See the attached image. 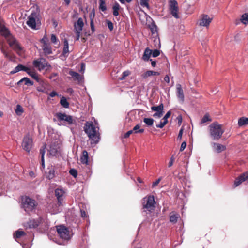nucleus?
Segmentation results:
<instances>
[{"label":"nucleus","instance_id":"56","mask_svg":"<svg viewBox=\"0 0 248 248\" xmlns=\"http://www.w3.org/2000/svg\"><path fill=\"white\" fill-rule=\"evenodd\" d=\"M183 133V129L182 128H181L179 131V134H178V135L177 137L178 140H181L182 139Z\"/></svg>","mask_w":248,"mask_h":248},{"label":"nucleus","instance_id":"53","mask_svg":"<svg viewBox=\"0 0 248 248\" xmlns=\"http://www.w3.org/2000/svg\"><path fill=\"white\" fill-rule=\"evenodd\" d=\"M186 141H184L182 143L180 149V151L181 152L183 151L186 147Z\"/></svg>","mask_w":248,"mask_h":248},{"label":"nucleus","instance_id":"5","mask_svg":"<svg viewBox=\"0 0 248 248\" xmlns=\"http://www.w3.org/2000/svg\"><path fill=\"white\" fill-rule=\"evenodd\" d=\"M37 205V203L35 200L27 196L22 197V207L26 213L29 214L35 211Z\"/></svg>","mask_w":248,"mask_h":248},{"label":"nucleus","instance_id":"39","mask_svg":"<svg viewBox=\"0 0 248 248\" xmlns=\"http://www.w3.org/2000/svg\"><path fill=\"white\" fill-rule=\"evenodd\" d=\"M99 9L102 11H105L107 10L105 0H99Z\"/></svg>","mask_w":248,"mask_h":248},{"label":"nucleus","instance_id":"50","mask_svg":"<svg viewBox=\"0 0 248 248\" xmlns=\"http://www.w3.org/2000/svg\"><path fill=\"white\" fill-rule=\"evenodd\" d=\"M130 74V72L129 71H124L123 73V76L122 77L120 78V79L121 80H123L127 76H128Z\"/></svg>","mask_w":248,"mask_h":248},{"label":"nucleus","instance_id":"36","mask_svg":"<svg viewBox=\"0 0 248 248\" xmlns=\"http://www.w3.org/2000/svg\"><path fill=\"white\" fill-rule=\"evenodd\" d=\"M45 148H46V147H45L43 149H41L40 150V153L41 155V167L43 169L45 168V160H44V155H45Z\"/></svg>","mask_w":248,"mask_h":248},{"label":"nucleus","instance_id":"30","mask_svg":"<svg viewBox=\"0 0 248 248\" xmlns=\"http://www.w3.org/2000/svg\"><path fill=\"white\" fill-rule=\"evenodd\" d=\"M23 82H24V84L26 85L31 86L33 85V82L31 81L27 77H24L22 78L17 83V84L18 85H20Z\"/></svg>","mask_w":248,"mask_h":248},{"label":"nucleus","instance_id":"10","mask_svg":"<svg viewBox=\"0 0 248 248\" xmlns=\"http://www.w3.org/2000/svg\"><path fill=\"white\" fill-rule=\"evenodd\" d=\"M169 8L170 14L176 18L179 17L178 12V4L176 0H169Z\"/></svg>","mask_w":248,"mask_h":248},{"label":"nucleus","instance_id":"20","mask_svg":"<svg viewBox=\"0 0 248 248\" xmlns=\"http://www.w3.org/2000/svg\"><path fill=\"white\" fill-rule=\"evenodd\" d=\"M69 74L72 77V78H73L74 80L77 81L79 83L82 81V76L78 73L70 70L69 72Z\"/></svg>","mask_w":248,"mask_h":248},{"label":"nucleus","instance_id":"8","mask_svg":"<svg viewBox=\"0 0 248 248\" xmlns=\"http://www.w3.org/2000/svg\"><path fill=\"white\" fill-rule=\"evenodd\" d=\"M39 20V14L36 12L31 13L28 17L26 23L28 26L32 29H37L36 25Z\"/></svg>","mask_w":248,"mask_h":248},{"label":"nucleus","instance_id":"60","mask_svg":"<svg viewBox=\"0 0 248 248\" xmlns=\"http://www.w3.org/2000/svg\"><path fill=\"white\" fill-rule=\"evenodd\" d=\"M164 81L167 83H169L170 82V78L168 76V75H166L164 78Z\"/></svg>","mask_w":248,"mask_h":248},{"label":"nucleus","instance_id":"2","mask_svg":"<svg viewBox=\"0 0 248 248\" xmlns=\"http://www.w3.org/2000/svg\"><path fill=\"white\" fill-rule=\"evenodd\" d=\"M0 33L5 37L9 46L17 52L21 50V47L16 39L10 34L8 30L1 23H0Z\"/></svg>","mask_w":248,"mask_h":248},{"label":"nucleus","instance_id":"12","mask_svg":"<svg viewBox=\"0 0 248 248\" xmlns=\"http://www.w3.org/2000/svg\"><path fill=\"white\" fill-rule=\"evenodd\" d=\"M164 106L162 103H161L157 106H153L151 107V110L153 111H156L153 114V117L155 118H160L162 116L163 114Z\"/></svg>","mask_w":248,"mask_h":248},{"label":"nucleus","instance_id":"15","mask_svg":"<svg viewBox=\"0 0 248 248\" xmlns=\"http://www.w3.org/2000/svg\"><path fill=\"white\" fill-rule=\"evenodd\" d=\"M248 179V171L246 172L240 176H239L238 178L236 179L234 181V185L235 186H237L240 185L242 182L245 181L246 180Z\"/></svg>","mask_w":248,"mask_h":248},{"label":"nucleus","instance_id":"44","mask_svg":"<svg viewBox=\"0 0 248 248\" xmlns=\"http://www.w3.org/2000/svg\"><path fill=\"white\" fill-rule=\"evenodd\" d=\"M69 173L74 178H76L78 176V172L76 169H71L69 170Z\"/></svg>","mask_w":248,"mask_h":248},{"label":"nucleus","instance_id":"43","mask_svg":"<svg viewBox=\"0 0 248 248\" xmlns=\"http://www.w3.org/2000/svg\"><path fill=\"white\" fill-rule=\"evenodd\" d=\"M15 111L17 115H20L23 112V110L20 105H17Z\"/></svg>","mask_w":248,"mask_h":248},{"label":"nucleus","instance_id":"37","mask_svg":"<svg viewBox=\"0 0 248 248\" xmlns=\"http://www.w3.org/2000/svg\"><path fill=\"white\" fill-rule=\"evenodd\" d=\"M212 119L210 117L209 114L206 113L203 117L201 119L200 124H203L208 122H211Z\"/></svg>","mask_w":248,"mask_h":248},{"label":"nucleus","instance_id":"1","mask_svg":"<svg viewBox=\"0 0 248 248\" xmlns=\"http://www.w3.org/2000/svg\"><path fill=\"white\" fill-rule=\"evenodd\" d=\"M83 128L90 140L91 144L94 145L97 144L100 139L99 128L97 124L96 123L94 124L92 121H87L85 123Z\"/></svg>","mask_w":248,"mask_h":248},{"label":"nucleus","instance_id":"45","mask_svg":"<svg viewBox=\"0 0 248 248\" xmlns=\"http://www.w3.org/2000/svg\"><path fill=\"white\" fill-rule=\"evenodd\" d=\"M140 4L142 7H146L148 9L149 8V4L147 0H140Z\"/></svg>","mask_w":248,"mask_h":248},{"label":"nucleus","instance_id":"19","mask_svg":"<svg viewBox=\"0 0 248 248\" xmlns=\"http://www.w3.org/2000/svg\"><path fill=\"white\" fill-rule=\"evenodd\" d=\"M176 94L179 100L183 102L184 100V94L181 85L180 84H177L176 85Z\"/></svg>","mask_w":248,"mask_h":248},{"label":"nucleus","instance_id":"16","mask_svg":"<svg viewBox=\"0 0 248 248\" xmlns=\"http://www.w3.org/2000/svg\"><path fill=\"white\" fill-rule=\"evenodd\" d=\"M211 144L214 151L217 153H221L226 150V146L221 144L212 142Z\"/></svg>","mask_w":248,"mask_h":248},{"label":"nucleus","instance_id":"35","mask_svg":"<svg viewBox=\"0 0 248 248\" xmlns=\"http://www.w3.org/2000/svg\"><path fill=\"white\" fill-rule=\"evenodd\" d=\"M140 124H137L135 125L133 129L132 130L133 133L137 134V133H143L144 130L143 129H140Z\"/></svg>","mask_w":248,"mask_h":248},{"label":"nucleus","instance_id":"17","mask_svg":"<svg viewBox=\"0 0 248 248\" xmlns=\"http://www.w3.org/2000/svg\"><path fill=\"white\" fill-rule=\"evenodd\" d=\"M64 193V191L62 188H57L55 190V195L60 204H61L63 200Z\"/></svg>","mask_w":248,"mask_h":248},{"label":"nucleus","instance_id":"48","mask_svg":"<svg viewBox=\"0 0 248 248\" xmlns=\"http://www.w3.org/2000/svg\"><path fill=\"white\" fill-rule=\"evenodd\" d=\"M171 115V112L170 111H168L165 115L164 116V117L162 118V121H166V123H168V118L170 117V116Z\"/></svg>","mask_w":248,"mask_h":248},{"label":"nucleus","instance_id":"59","mask_svg":"<svg viewBox=\"0 0 248 248\" xmlns=\"http://www.w3.org/2000/svg\"><path fill=\"white\" fill-rule=\"evenodd\" d=\"M49 95L50 97H55V96L58 95V94L56 92L53 91L50 93Z\"/></svg>","mask_w":248,"mask_h":248},{"label":"nucleus","instance_id":"24","mask_svg":"<svg viewBox=\"0 0 248 248\" xmlns=\"http://www.w3.org/2000/svg\"><path fill=\"white\" fill-rule=\"evenodd\" d=\"M179 218L180 215L176 212L172 211L170 214V221L172 223H176Z\"/></svg>","mask_w":248,"mask_h":248},{"label":"nucleus","instance_id":"33","mask_svg":"<svg viewBox=\"0 0 248 248\" xmlns=\"http://www.w3.org/2000/svg\"><path fill=\"white\" fill-rule=\"evenodd\" d=\"M152 54V51L149 48H147L145 49L142 59L144 61H148Z\"/></svg>","mask_w":248,"mask_h":248},{"label":"nucleus","instance_id":"47","mask_svg":"<svg viewBox=\"0 0 248 248\" xmlns=\"http://www.w3.org/2000/svg\"><path fill=\"white\" fill-rule=\"evenodd\" d=\"M40 42L43 44V45H46V44H49L48 43V40L46 35L44 36V37L41 39Z\"/></svg>","mask_w":248,"mask_h":248},{"label":"nucleus","instance_id":"52","mask_svg":"<svg viewBox=\"0 0 248 248\" xmlns=\"http://www.w3.org/2000/svg\"><path fill=\"white\" fill-rule=\"evenodd\" d=\"M174 161V155H173L171 157L170 161L169 162L168 167H171L173 165Z\"/></svg>","mask_w":248,"mask_h":248},{"label":"nucleus","instance_id":"62","mask_svg":"<svg viewBox=\"0 0 248 248\" xmlns=\"http://www.w3.org/2000/svg\"><path fill=\"white\" fill-rule=\"evenodd\" d=\"M150 61L151 62V65L153 67H155L156 66V61H154L152 59H150Z\"/></svg>","mask_w":248,"mask_h":248},{"label":"nucleus","instance_id":"57","mask_svg":"<svg viewBox=\"0 0 248 248\" xmlns=\"http://www.w3.org/2000/svg\"><path fill=\"white\" fill-rule=\"evenodd\" d=\"M161 180V178H159L157 180H156L155 182H154L152 185L153 187H155L156 186H157L159 184V183L160 182Z\"/></svg>","mask_w":248,"mask_h":248},{"label":"nucleus","instance_id":"27","mask_svg":"<svg viewBox=\"0 0 248 248\" xmlns=\"http://www.w3.org/2000/svg\"><path fill=\"white\" fill-rule=\"evenodd\" d=\"M80 161L83 164H88V154L86 150L83 151L82 155L80 157Z\"/></svg>","mask_w":248,"mask_h":248},{"label":"nucleus","instance_id":"3","mask_svg":"<svg viewBox=\"0 0 248 248\" xmlns=\"http://www.w3.org/2000/svg\"><path fill=\"white\" fill-rule=\"evenodd\" d=\"M209 132L210 136L213 140H218L221 138L224 130L222 125L217 122H214L209 126Z\"/></svg>","mask_w":248,"mask_h":248},{"label":"nucleus","instance_id":"32","mask_svg":"<svg viewBox=\"0 0 248 248\" xmlns=\"http://www.w3.org/2000/svg\"><path fill=\"white\" fill-rule=\"evenodd\" d=\"M27 70L25 71L33 79H35L37 81H38L39 78L37 74L34 72V71H31V69L27 67Z\"/></svg>","mask_w":248,"mask_h":248},{"label":"nucleus","instance_id":"34","mask_svg":"<svg viewBox=\"0 0 248 248\" xmlns=\"http://www.w3.org/2000/svg\"><path fill=\"white\" fill-rule=\"evenodd\" d=\"M238 124L239 126H242L248 124V118L241 117L238 121Z\"/></svg>","mask_w":248,"mask_h":248},{"label":"nucleus","instance_id":"4","mask_svg":"<svg viewBox=\"0 0 248 248\" xmlns=\"http://www.w3.org/2000/svg\"><path fill=\"white\" fill-rule=\"evenodd\" d=\"M156 202L154 196L148 195L142 199V206L143 211L146 214L151 213L155 210Z\"/></svg>","mask_w":248,"mask_h":248},{"label":"nucleus","instance_id":"25","mask_svg":"<svg viewBox=\"0 0 248 248\" xmlns=\"http://www.w3.org/2000/svg\"><path fill=\"white\" fill-rule=\"evenodd\" d=\"M63 43H64V46H63V51H62V54L64 57H67L68 56L69 53V44H68V42L67 40L65 39L64 40Z\"/></svg>","mask_w":248,"mask_h":248},{"label":"nucleus","instance_id":"7","mask_svg":"<svg viewBox=\"0 0 248 248\" xmlns=\"http://www.w3.org/2000/svg\"><path fill=\"white\" fill-rule=\"evenodd\" d=\"M57 231L60 238L64 240H68L71 238L70 232L67 228L63 225L58 226Z\"/></svg>","mask_w":248,"mask_h":248},{"label":"nucleus","instance_id":"21","mask_svg":"<svg viewBox=\"0 0 248 248\" xmlns=\"http://www.w3.org/2000/svg\"><path fill=\"white\" fill-rule=\"evenodd\" d=\"M46 175L47 178L52 179L55 177V170L53 166H50L47 168L46 172Z\"/></svg>","mask_w":248,"mask_h":248},{"label":"nucleus","instance_id":"41","mask_svg":"<svg viewBox=\"0 0 248 248\" xmlns=\"http://www.w3.org/2000/svg\"><path fill=\"white\" fill-rule=\"evenodd\" d=\"M143 122L147 126H152L154 123V119L152 118H145L143 119Z\"/></svg>","mask_w":248,"mask_h":248},{"label":"nucleus","instance_id":"55","mask_svg":"<svg viewBox=\"0 0 248 248\" xmlns=\"http://www.w3.org/2000/svg\"><path fill=\"white\" fill-rule=\"evenodd\" d=\"M81 31H75V32L76 34V40H78L80 36V33Z\"/></svg>","mask_w":248,"mask_h":248},{"label":"nucleus","instance_id":"9","mask_svg":"<svg viewBox=\"0 0 248 248\" xmlns=\"http://www.w3.org/2000/svg\"><path fill=\"white\" fill-rule=\"evenodd\" d=\"M32 139L30 136L29 135L25 136L21 144L23 149L28 153H29L32 147Z\"/></svg>","mask_w":248,"mask_h":248},{"label":"nucleus","instance_id":"40","mask_svg":"<svg viewBox=\"0 0 248 248\" xmlns=\"http://www.w3.org/2000/svg\"><path fill=\"white\" fill-rule=\"evenodd\" d=\"M241 20L244 24H248V13L243 14L241 16Z\"/></svg>","mask_w":248,"mask_h":248},{"label":"nucleus","instance_id":"29","mask_svg":"<svg viewBox=\"0 0 248 248\" xmlns=\"http://www.w3.org/2000/svg\"><path fill=\"white\" fill-rule=\"evenodd\" d=\"M42 49L46 55H49L52 53V48L50 44L42 45Z\"/></svg>","mask_w":248,"mask_h":248},{"label":"nucleus","instance_id":"38","mask_svg":"<svg viewBox=\"0 0 248 248\" xmlns=\"http://www.w3.org/2000/svg\"><path fill=\"white\" fill-rule=\"evenodd\" d=\"M61 105L65 108H68L69 106V104L64 97H62L60 100Z\"/></svg>","mask_w":248,"mask_h":248},{"label":"nucleus","instance_id":"26","mask_svg":"<svg viewBox=\"0 0 248 248\" xmlns=\"http://www.w3.org/2000/svg\"><path fill=\"white\" fill-rule=\"evenodd\" d=\"M27 67L25 66L22 64H18L16 67L14 68V70H12L10 73V74L13 75L20 71H27Z\"/></svg>","mask_w":248,"mask_h":248},{"label":"nucleus","instance_id":"14","mask_svg":"<svg viewBox=\"0 0 248 248\" xmlns=\"http://www.w3.org/2000/svg\"><path fill=\"white\" fill-rule=\"evenodd\" d=\"M41 222V219L39 218L37 220L33 219L31 220H30L29 222L26 223H24L23 224V226L26 228H35L38 226L39 224Z\"/></svg>","mask_w":248,"mask_h":248},{"label":"nucleus","instance_id":"46","mask_svg":"<svg viewBox=\"0 0 248 248\" xmlns=\"http://www.w3.org/2000/svg\"><path fill=\"white\" fill-rule=\"evenodd\" d=\"M51 41L52 43H53L54 44H57L59 40L55 35L54 34H51Z\"/></svg>","mask_w":248,"mask_h":248},{"label":"nucleus","instance_id":"64","mask_svg":"<svg viewBox=\"0 0 248 248\" xmlns=\"http://www.w3.org/2000/svg\"><path fill=\"white\" fill-rule=\"evenodd\" d=\"M85 64L84 63H82L81 66V70L82 71H84L85 70Z\"/></svg>","mask_w":248,"mask_h":248},{"label":"nucleus","instance_id":"18","mask_svg":"<svg viewBox=\"0 0 248 248\" xmlns=\"http://www.w3.org/2000/svg\"><path fill=\"white\" fill-rule=\"evenodd\" d=\"M59 149V147L58 145L54 143L49 146V148L48 149V151L50 155L55 156L58 153Z\"/></svg>","mask_w":248,"mask_h":248},{"label":"nucleus","instance_id":"51","mask_svg":"<svg viewBox=\"0 0 248 248\" xmlns=\"http://www.w3.org/2000/svg\"><path fill=\"white\" fill-rule=\"evenodd\" d=\"M160 54V52L157 49H155L152 52V55L153 56V57H157L158 56H159Z\"/></svg>","mask_w":248,"mask_h":248},{"label":"nucleus","instance_id":"23","mask_svg":"<svg viewBox=\"0 0 248 248\" xmlns=\"http://www.w3.org/2000/svg\"><path fill=\"white\" fill-rule=\"evenodd\" d=\"M84 26L83 19L81 17L79 18L77 22L74 24V30L82 31Z\"/></svg>","mask_w":248,"mask_h":248},{"label":"nucleus","instance_id":"11","mask_svg":"<svg viewBox=\"0 0 248 248\" xmlns=\"http://www.w3.org/2000/svg\"><path fill=\"white\" fill-rule=\"evenodd\" d=\"M213 18L210 17L208 15L203 14L201 15L198 20V24L200 26H203L208 28L210 23L212 22Z\"/></svg>","mask_w":248,"mask_h":248},{"label":"nucleus","instance_id":"49","mask_svg":"<svg viewBox=\"0 0 248 248\" xmlns=\"http://www.w3.org/2000/svg\"><path fill=\"white\" fill-rule=\"evenodd\" d=\"M167 124V123H166V121H161L160 122V123L156 125V127L157 128H163L166 124Z\"/></svg>","mask_w":248,"mask_h":248},{"label":"nucleus","instance_id":"6","mask_svg":"<svg viewBox=\"0 0 248 248\" xmlns=\"http://www.w3.org/2000/svg\"><path fill=\"white\" fill-rule=\"evenodd\" d=\"M33 65L34 67L36 68L40 71L44 69L47 70L48 68L51 67L47 61L43 58H40L34 60Z\"/></svg>","mask_w":248,"mask_h":248},{"label":"nucleus","instance_id":"54","mask_svg":"<svg viewBox=\"0 0 248 248\" xmlns=\"http://www.w3.org/2000/svg\"><path fill=\"white\" fill-rule=\"evenodd\" d=\"M107 25L110 31H112L113 30V26L112 23L111 21H107Z\"/></svg>","mask_w":248,"mask_h":248},{"label":"nucleus","instance_id":"28","mask_svg":"<svg viewBox=\"0 0 248 248\" xmlns=\"http://www.w3.org/2000/svg\"><path fill=\"white\" fill-rule=\"evenodd\" d=\"M160 75V73L158 72H155L152 70H148L146 71L142 75L143 78H147L152 76H158Z\"/></svg>","mask_w":248,"mask_h":248},{"label":"nucleus","instance_id":"22","mask_svg":"<svg viewBox=\"0 0 248 248\" xmlns=\"http://www.w3.org/2000/svg\"><path fill=\"white\" fill-rule=\"evenodd\" d=\"M0 49L5 58L10 61L14 60L15 57L13 54L11 52L7 51L3 46H1Z\"/></svg>","mask_w":248,"mask_h":248},{"label":"nucleus","instance_id":"58","mask_svg":"<svg viewBox=\"0 0 248 248\" xmlns=\"http://www.w3.org/2000/svg\"><path fill=\"white\" fill-rule=\"evenodd\" d=\"M133 133L132 130L128 131L124 135V138H128L131 134Z\"/></svg>","mask_w":248,"mask_h":248},{"label":"nucleus","instance_id":"42","mask_svg":"<svg viewBox=\"0 0 248 248\" xmlns=\"http://www.w3.org/2000/svg\"><path fill=\"white\" fill-rule=\"evenodd\" d=\"M25 232L19 229L16 232V236H15L16 238H20L21 236L25 235Z\"/></svg>","mask_w":248,"mask_h":248},{"label":"nucleus","instance_id":"31","mask_svg":"<svg viewBox=\"0 0 248 248\" xmlns=\"http://www.w3.org/2000/svg\"><path fill=\"white\" fill-rule=\"evenodd\" d=\"M120 9V6L118 2H115L112 6L113 15L117 16L119 15V11Z\"/></svg>","mask_w":248,"mask_h":248},{"label":"nucleus","instance_id":"63","mask_svg":"<svg viewBox=\"0 0 248 248\" xmlns=\"http://www.w3.org/2000/svg\"><path fill=\"white\" fill-rule=\"evenodd\" d=\"M81 215L82 217H86V213L85 211L81 210Z\"/></svg>","mask_w":248,"mask_h":248},{"label":"nucleus","instance_id":"61","mask_svg":"<svg viewBox=\"0 0 248 248\" xmlns=\"http://www.w3.org/2000/svg\"><path fill=\"white\" fill-rule=\"evenodd\" d=\"M177 119L178 120V124H181V123H182V117L181 116H179L177 117Z\"/></svg>","mask_w":248,"mask_h":248},{"label":"nucleus","instance_id":"13","mask_svg":"<svg viewBox=\"0 0 248 248\" xmlns=\"http://www.w3.org/2000/svg\"><path fill=\"white\" fill-rule=\"evenodd\" d=\"M55 116L60 121L66 122L67 124H70L73 123V118L70 115H66L65 113H57Z\"/></svg>","mask_w":248,"mask_h":248}]
</instances>
